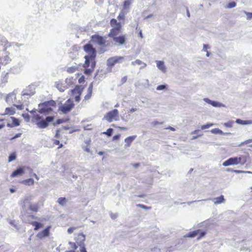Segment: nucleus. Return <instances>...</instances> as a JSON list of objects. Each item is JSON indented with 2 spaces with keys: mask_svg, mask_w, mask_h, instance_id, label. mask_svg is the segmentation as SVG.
Returning <instances> with one entry per match:
<instances>
[{
  "mask_svg": "<svg viewBox=\"0 0 252 252\" xmlns=\"http://www.w3.org/2000/svg\"><path fill=\"white\" fill-rule=\"evenodd\" d=\"M84 50L87 55H85V62L84 64V67H88L90 66V63H91L92 68L94 67L95 63L94 59L96 56L95 50L93 48L91 44H86L84 46Z\"/></svg>",
  "mask_w": 252,
  "mask_h": 252,
  "instance_id": "obj_1",
  "label": "nucleus"
},
{
  "mask_svg": "<svg viewBox=\"0 0 252 252\" xmlns=\"http://www.w3.org/2000/svg\"><path fill=\"white\" fill-rule=\"evenodd\" d=\"M56 107V102L52 100L40 103L38 105V111L40 113L48 115L51 114Z\"/></svg>",
  "mask_w": 252,
  "mask_h": 252,
  "instance_id": "obj_2",
  "label": "nucleus"
},
{
  "mask_svg": "<svg viewBox=\"0 0 252 252\" xmlns=\"http://www.w3.org/2000/svg\"><path fill=\"white\" fill-rule=\"evenodd\" d=\"M133 0H123L122 4L120 6V12L118 16L119 20H124L125 16L130 10V7Z\"/></svg>",
  "mask_w": 252,
  "mask_h": 252,
  "instance_id": "obj_3",
  "label": "nucleus"
},
{
  "mask_svg": "<svg viewBox=\"0 0 252 252\" xmlns=\"http://www.w3.org/2000/svg\"><path fill=\"white\" fill-rule=\"evenodd\" d=\"M3 43L5 47V49L1 58H0V61L2 63L6 64L11 61V57L9 56V53L6 51V49L13 46L14 45L13 43H10L7 40H4Z\"/></svg>",
  "mask_w": 252,
  "mask_h": 252,
  "instance_id": "obj_4",
  "label": "nucleus"
},
{
  "mask_svg": "<svg viewBox=\"0 0 252 252\" xmlns=\"http://www.w3.org/2000/svg\"><path fill=\"white\" fill-rule=\"evenodd\" d=\"M246 162V159H243L242 157H233L229 158L228 159L224 161L222 165L224 166H228L230 165H234L241 164L244 165Z\"/></svg>",
  "mask_w": 252,
  "mask_h": 252,
  "instance_id": "obj_5",
  "label": "nucleus"
},
{
  "mask_svg": "<svg viewBox=\"0 0 252 252\" xmlns=\"http://www.w3.org/2000/svg\"><path fill=\"white\" fill-rule=\"evenodd\" d=\"M104 119L108 122L117 121L119 120V111L117 109H114L107 113L104 116Z\"/></svg>",
  "mask_w": 252,
  "mask_h": 252,
  "instance_id": "obj_6",
  "label": "nucleus"
},
{
  "mask_svg": "<svg viewBox=\"0 0 252 252\" xmlns=\"http://www.w3.org/2000/svg\"><path fill=\"white\" fill-rule=\"evenodd\" d=\"M110 25L113 28L111 30L108 35H114L115 33H119L122 28L121 23L118 22L115 19H112L110 21Z\"/></svg>",
  "mask_w": 252,
  "mask_h": 252,
  "instance_id": "obj_7",
  "label": "nucleus"
},
{
  "mask_svg": "<svg viewBox=\"0 0 252 252\" xmlns=\"http://www.w3.org/2000/svg\"><path fill=\"white\" fill-rule=\"evenodd\" d=\"M125 57L114 56L109 58L107 61V65L108 67H112L116 63H122Z\"/></svg>",
  "mask_w": 252,
  "mask_h": 252,
  "instance_id": "obj_8",
  "label": "nucleus"
},
{
  "mask_svg": "<svg viewBox=\"0 0 252 252\" xmlns=\"http://www.w3.org/2000/svg\"><path fill=\"white\" fill-rule=\"evenodd\" d=\"M119 33H115L114 35H108L112 37L115 44L121 46L126 44V35H121L118 36Z\"/></svg>",
  "mask_w": 252,
  "mask_h": 252,
  "instance_id": "obj_9",
  "label": "nucleus"
},
{
  "mask_svg": "<svg viewBox=\"0 0 252 252\" xmlns=\"http://www.w3.org/2000/svg\"><path fill=\"white\" fill-rule=\"evenodd\" d=\"M74 106L73 101L68 99L63 104L60 106L59 109L63 113H66L72 109Z\"/></svg>",
  "mask_w": 252,
  "mask_h": 252,
  "instance_id": "obj_10",
  "label": "nucleus"
},
{
  "mask_svg": "<svg viewBox=\"0 0 252 252\" xmlns=\"http://www.w3.org/2000/svg\"><path fill=\"white\" fill-rule=\"evenodd\" d=\"M54 119L53 116L47 117L45 120H41L40 121L37 122L36 125L39 128H45L48 126V123L52 122Z\"/></svg>",
  "mask_w": 252,
  "mask_h": 252,
  "instance_id": "obj_11",
  "label": "nucleus"
},
{
  "mask_svg": "<svg viewBox=\"0 0 252 252\" xmlns=\"http://www.w3.org/2000/svg\"><path fill=\"white\" fill-rule=\"evenodd\" d=\"M212 200L215 205L220 204L224 203L225 202V199L224 198V196L223 195H220V196H219L218 197H216V198H212V199H206L196 200V201L189 202H188V204L189 205H190L191 204H192V203H194V202H200L202 201H207V200Z\"/></svg>",
  "mask_w": 252,
  "mask_h": 252,
  "instance_id": "obj_12",
  "label": "nucleus"
},
{
  "mask_svg": "<svg viewBox=\"0 0 252 252\" xmlns=\"http://www.w3.org/2000/svg\"><path fill=\"white\" fill-rule=\"evenodd\" d=\"M92 41L99 45H102L105 44V39L102 36L98 35H94L92 37Z\"/></svg>",
  "mask_w": 252,
  "mask_h": 252,
  "instance_id": "obj_13",
  "label": "nucleus"
},
{
  "mask_svg": "<svg viewBox=\"0 0 252 252\" xmlns=\"http://www.w3.org/2000/svg\"><path fill=\"white\" fill-rule=\"evenodd\" d=\"M26 170H31V168L29 167L24 166L23 167H20L17 169V170H15L14 172H13V173L11 175V177H15L18 176H21L24 173V171Z\"/></svg>",
  "mask_w": 252,
  "mask_h": 252,
  "instance_id": "obj_14",
  "label": "nucleus"
},
{
  "mask_svg": "<svg viewBox=\"0 0 252 252\" xmlns=\"http://www.w3.org/2000/svg\"><path fill=\"white\" fill-rule=\"evenodd\" d=\"M199 233H200V236H199V237L198 238V239H200L202 237L204 236L205 232L201 231L200 230H197L189 233L188 234L186 235L185 237L189 238H194Z\"/></svg>",
  "mask_w": 252,
  "mask_h": 252,
  "instance_id": "obj_15",
  "label": "nucleus"
},
{
  "mask_svg": "<svg viewBox=\"0 0 252 252\" xmlns=\"http://www.w3.org/2000/svg\"><path fill=\"white\" fill-rule=\"evenodd\" d=\"M155 63L158 68L162 73H165L167 71V68L165 65L164 62L162 61L157 60Z\"/></svg>",
  "mask_w": 252,
  "mask_h": 252,
  "instance_id": "obj_16",
  "label": "nucleus"
},
{
  "mask_svg": "<svg viewBox=\"0 0 252 252\" xmlns=\"http://www.w3.org/2000/svg\"><path fill=\"white\" fill-rule=\"evenodd\" d=\"M76 242L81 247L84 246V242L86 238L85 235L83 233H79L75 238Z\"/></svg>",
  "mask_w": 252,
  "mask_h": 252,
  "instance_id": "obj_17",
  "label": "nucleus"
},
{
  "mask_svg": "<svg viewBox=\"0 0 252 252\" xmlns=\"http://www.w3.org/2000/svg\"><path fill=\"white\" fill-rule=\"evenodd\" d=\"M50 228V226H48L42 231L39 232L36 235V237L39 239H42L44 237H47L49 234V231Z\"/></svg>",
  "mask_w": 252,
  "mask_h": 252,
  "instance_id": "obj_18",
  "label": "nucleus"
},
{
  "mask_svg": "<svg viewBox=\"0 0 252 252\" xmlns=\"http://www.w3.org/2000/svg\"><path fill=\"white\" fill-rule=\"evenodd\" d=\"M16 95L14 93L8 94L5 98V101L9 104L14 103L16 102L15 101Z\"/></svg>",
  "mask_w": 252,
  "mask_h": 252,
  "instance_id": "obj_19",
  "label": "nucleus"
},
{
  "mask_svg": "<svg viewBox=\"0 0 252 252\" xmlns=\"http://www.w3.org/2000/svg\"><path fill=\"white\" fill-rule=\"evenodd\" d=\"M32 197L30 196H25L22 200H21L20 204L23 208H25L27 205L29 204Z\"/></svg>",
  "mask_w": 252,
  "mask_h": 252,
  "instance_id": "obj_20",
  "label": "nucleus"
},
{
  "mask_svg": "<svg viewBox=\"0 0 252 252\" xmlns=\"http://www.w3.org/2000/svg\"><path fill=\"white\" fill-rule=\"evenodd\" d=\"M55 87L58 89L59 91L61 92H63L64 91L68 88L67 86H65L64 83H62V82L58 81L55 83Z\"/></svg>",
  "mask_w": 252,
  "mask_h": 252,
  "instance_id": "obj_21",
  "label": "nucleus"
},
{
  "mask_svg": "<svg viewBox=\"0 0 252 252\" xmlns=\"http://www.w3.org/2000/svg\"><path fill=\"white\" fill-rule=\"evenodd\" d=\"M136 135H133V136H131L126 137L125 139V148L129 147L130 145H131V143L136 138Z\"/></svg>",
  "mask_w": 252,
  "mask_h": 252,
  "instance_id": "obj_22",
  "label": "nucleus"
},
{
  "mask_svg": "<svg viewBox=\"0 0 252 252\" xmlns=\"http://www.w3.org/2000/svg\"><path fill=\"white\" fill-rule=\"evenodd\" d=\"M131 64L132 65H135L136 64L141 65L140 69H143L147 66V64L146 63L143 62L142 61L139 59H137L135 61L132 62Z\"/></svg>",
  "mask_w": 252,
  "mask_h": 252,
  "instance_id": "obj_23",
  "label": "nucleus"
},
{
  "mask_svg": "<svg viewBox=\"0 0 252 252\" xmlns=\"http://www.w3.org/2000/svg\"><path fill=\"white\" fill-rule=\"evenodd\" d=\"M9 78L8 73L6 72H3L2 73L0 82L2 84H5L8 82V80Z\"/></svg>",
  "mask_w": 252,
  "mask_h": 252,
  "instance_id": "obj_24",
  "label": "nucleus"
},
{
  "mask_svg": "<svg viewBox=\"0 0 252 252\" xmlns=\"http://www.w3.org/2000/svg\"><path fill=\"white\" fill-rule=\"evenodd\" d=\"M83 91V88L81 86H76L73 90L72 93L73 95H80Z\"/></svg>",
  "mask_w": 252,
  "mask_h": 252,
  "instance_id": "obj_25",
  "label": "nucleus"
},
{
  "mask_svg": "<svg viewBox=\"0 0 252 252\" xmlns=\"http://www.w3.org/2000/svg\"><path fill=\"white\" fill-rule=\"evenodd\" d=\"M236 123L238 124L242 125H252V120H242L241 119H237Z\"/></svg>",
  "mask_w": 252,
  "mask_h": 252,
  "instance_id": "obj_26",
  "label": "nucleus"
},
{
  "mask_svg": "<svg viewBox=\"0 0 252 252\" xmlns=\"http://www.w3.org/2000/svg\"><path fill=\"white\" fill-rule=\"evenodd\" d=\"M31 87H29L28 88H27L26 89L24 90L22 92V95L23 96H25L26 95L27 96H32V95L34 92L33 91H30V89H31Z\"/></svg>",
  "mask_w": 252,
  "mask_h": 252,
  "instance_id": "obj_27",
  "label": "nucleus"
},
{
  "mask_svg": "<svg viewBox=\"0 0 252 252\" xmlns=\"http://www.w3.org/2000/svg\"><path fill=\"white\" fill-rule=\"evenodd\" d=\"M133 119V116L131 113L128 111L127 114L126 116H121V119L126 122H128L130 120H132Z\"/></svg>",
  "mask_w": 252,
  "mask_h": 252,
  "instance_id": "obj_28",
  "label": "nucleus"
},
{
  "mask_svg": "<svg viewBox=\"0 0 252 252\" xmlns=\"http://www.w3.org/2000/svg\"><path fill=\"white\" fill-rule=\"evenodd\" d=\"M213 224L212 221L210 220H207L199 224V227H207Z\"/></svg>",
  "mask_w": 252,
  "mask_h": 252,
  "instance_id": "obj_29",
  "label": "nucleus"
},
{
  "mask_svg": "<svg viewBox=\"0 0 252 252\" xmlns=\"http://www.w3.org/2000/svg\"><path fill=\"white\" fill-rule=\"evenodd\" d=\"M93 91V84H90L89 87L88 89V94L85 96V99L88 100L89 99L92 95Z\"/></svg>",
  "mask_w": 252,
  "mask_h": 252,
  "instance_id": "obj_30",
  "label": "nucleus"
},
{
  "mask_svg": "<svg viewBox=\"0 0 252 252\" xmlns=\"http://www.w3.org/2000/svg\"><path fill=\"white\" fill-rule=\"evenodd\" d=\"M15 112V109L13 107H8L5 109L4 115H12Z\"/></svg>",
  "mask_w": 252,
  "mask_h": 252,
  "instance_id": "obj_31",
  "label": "nucleus"
},
{
  "mask_svg": "<svg viewBox=\"0 0 252 252\" xmlns=\"http://www.w3.org/2000/svg\"><path fill=\"white\" fill-rule=\"evenodd\" d=\"M67 200L65 197H60L58 199L57 202L61 206H64L66 204Z\"/></svg>",
  "mask_w": 252,
  "mask_h": 252,
  "instance_id": "obj_32",
  "label": "nucleus"
},
{
  "mask_svg": "<svg viewBox=\"0 0 252 252\" xmlns=\"http://www.w3.org/2000/svg\"><path fill=\"white\" fill-rule=\"evenodd\" d=\"M211 105L216 107H225L223 104L216 101H213Z\"/></svg>",
  "mask_w": 252,
  "mask_h": 252,
  "instance_id": "obj_33",
  "label": "nucleus"
},
{
  "mask_svg": "<svg viewBox=\"0 0 252 252\" xmlns=\"http://www.w3.org/2000/svg\"><path fill=\"white\" fill-rule=\"evenodd\" d=\"M90 141H86L85 143H86L87 145L83 146L82 148L87 153H91V150L90 149Z\"/></svg>",
  "mask_w": 252,
  "mask_h": 252,
  "instance_id": "obj_34",
  "label": "nucleus"
},
{
  "mask_svg": "<svg viewBox=\"0 0 252 252\" xmlns=\"http://www.w3.org/2000/svg\"><path fill=\"white\" fill-rule=\"evenodd\" d=\"M78 69V67L76 66H73L68 67L67 68V72L69 73H72L75 72Z\"/></svg>",
  "mask_w": 252,
  "mask_h": 252,
  "instance_id": "obj_35",
  "label": "nucleus"
},
{
  "mask_svg": "<svg viewBox=\"0 0 252 252\" xmlns=\"http://www.w3.org/2000/svg\"><path fill=\"white\" fill-rule=\"evenodd\" d=\"M78 229V227L77 226H72L68 228L67 232L68 234H71L73 233L74 232H75L76 230H77Z\"/></svg>",
  "mask_w": 252,
  "mask_h": 252,
  "instance_id": "obj_36",
  "label": "nucleus"
},
{
  "mask_svg": "<svg viewBox=\"0 0 252 252\" xmlns=\"http://www.w3.org/2000/svg\"><path fill=\"white\" fill-rule=\"evenodd\" d=\"M23 183L26 185H32L34 184V180L32 178H30L23 181Z\"/></svg>",
  "mask_w": 252,
  "mask_h": 252,
  "instance_id": "obj_37",
  "label": "nucleus"
},
{
  "mask_svg": "<svg viewBox=\"0 0 252 252\" xmlns=\"http://www.w3.org/2000/svg\"><path fill=\"white\" fill-rule=\"evenodd\" d=\"M213 134H223V132L222 130L219 128H214L211 130L210 131Z\"/></svg>",
  "mask_w": 252,
  "mask_h": 252,
  "instance_id": "obj_38",
  "label": "nucleus"
},
{
  "mask_svg": "<svg viewBox=\"0 0 252 252\" xmlns=\"http://www.w3.org/2000/svg\"><path fill=\"white\" fill-rule=\"evenodd\" d=\"M10 119L12 120L13 122L12 125L14 126H16L20 125V123L18 119L13 117H11Z\"/></svg>",
  "mask_w": 252,
  "mask_h": 252,
  "instance_id": "obj_39",
  "label": "nucleus"
},
{
  "mask_svg": "<svg viewBox=\"0 0 252 252\" xmlns=\"http://www.w3.org/2000/svg\"><path fill=\"white\" fill-rule=\"evenodd\" d=\"M32 224L35 226L34 230H38L39 228L42 227L43 226L41 223L36 221L33 222Z\"/></svg>",
  "mask_w": 252,
  "mask_h": 252,
  "instance_id": "obj_40",
  "label": "nucleus"
},
{
  "mask_svg": "<svg viewBox=\"0 0 252 252\" xmlns=\"http://www.w3.org/2000/svg\"><path fill=\"white\" fill-rule=\"evenodd\" d=\"M29 208L31 210L34 212L37 211L38 209V206L37 204H31L30 205Z\"/></svg>",
  "mask_w": 252,
  "mask_h": 252,
  "instance_id": "obj_41",
  "label": "nucleus"
},
{
  "mask_svg": "<svg viewBox=\"0 0 252 252\" xmlns=\"http://www.w3.org/2000/svg\"><path fill=\"white\" fill-rule=\"evenodd\" d=\"M72 78H69L65 79L64 84H65V86H67L68 87L72 84Z\"/></svg>",
  "mask_w": 252,
  "mask_h": 252,
  "instance_id": "obj_42",
  "label": "nucleus"
},
{
  "mask_svg": "<svg viewBox=\"0 0 252 252\" xmlns=\"http://www.w3.org/2000/svg\"><path fill=\"white\" fill-rule=\"evenodd\" d=\"M252 142V139L246 140L239 144V146L241 147L244 145H247Z\"/></svg>",
  "mask_w": 252,
  "mask_h": 252,
  "instance_id": "obj_43",
  "label": "nucleus"
},
{
  "mask_svg": "<svg viewBox=\"0 0 252 252\" xmlns=\"http://www.w3.org/2000/svg\"><path fill=\"white\" fill-rule=\"evenodd\" d=\"M8 221L11 225L13 226L16 229H18L17 223L16 220H8Z\"/></svg>",
  "mask_w": 252,
  "mask_h": 252,
  "instance_id": "obj_44",
  "label": "nucleus"
},
{
  "mask_svg": "<svg viewBox=\"0 0 252 252\" xmlns=\"http://www.w3.org/2000/svg\"><path fill=\"white\" fill-rule=\"evenodd\" d=\"M16 158V155L14 153L11 154L9 156L8 161H9V162L15 160Z\"/></svg>",
  "mask_w": 252,
  "mask_h": 252,
  "instance_id": "obj_45",
  "label": "nucleus"
},
{
  "mask_svg": "<svg viewBox=\"0 0 252 252\" xmlns=\"http://www.w3.org/2000/svg\"><path fill=\"white\" fill-rule=\"evenodd\" d=\"M214 124L213 123H209L205 125H203L201 126V129H205L209 128L210 127L214 126Z\"/></svg>",
  "mask_w": 252,
  "mask_h": 252,
  "instance_id": "obj_46",
  "label": "nucleus"
},
{
  "mask_svg": "<svg viewBox=\"0 0 252 252\" xmlns=\"http://www.w3.org/2000/svg\"><path fill=\"white\" fill-rule=\"evenodd\" d=\"M112 128H108L106 132H103L104 134L107 135L108 136H110L112 135V133L113 132Z\"/></svg>",
  "mask_w": 252,
  "mask_h": 252,
  "instance_id": "obj_47",
  "label": "nucleus"
},
{
  "mask_svg": "<svg viewBox=\"0 0 252 252\" xmlns=\"http://www.w3.org/2000/svg\"><path fill=\"white\" fill-rule=\"evenodd\" d=\"M90 64H91L90 66H91V63H90ZM94 68V67L92 68V66H91L90 68L86 69L85 70V73L88 75L90 74L93 71Z\"/></svg>",
  "mask_w": 252,
  "mask_h": 252,
  "instance_id": "obj_48",
  "label": "nucleus"
},
{
  "mask_svg": "<svg viewBox=\"0 0 252 252\" xmlns=\"http://www.w3.org/2000/svg\"><path fill=\"white\" fill-rule=\"evenodd\" d=\"M236 5V3L234 1L231 2L228 4V5L226 6L227 8H231L235 7Z\"/></svg>",
  "mask_w": 252,
  "mask_h": 252,
  "instance_id": "obj_49",
  "label": "nucleus"
},
{
  "mask_svg": "<svg viewBox=\"0 0 252 252\" xmlns=\"http://www.w3.org/2000/svg\"><path fill=\"white\" fill-rule=\"evenodd\" d=\"M166 85H158L157 86L156 89L158 91H162L166 89Z\"/></svg>",
  "mask_w": 252,
  "mask_h": 252,
  "instance_id": "obj_50",
  "label": "nucleus"
},
{
  "mask_svg": "<svg viewBox=\"0 0 252 252\" xmlns=\"http://www.w3.org/2000/svg\"><path fill=\"white\" fill-rule=\"evenodd\" d=\"M244 13L246 14L247 16V20H251L252 19V12H248L247 11H244Z\"/></svg>",
  "mask_w": 252,
  "mask_h": 252,
  "instance_id": "obj_51",
  "label": "nucleus"
},
{
  "mask_svg": "<svg viewBox=\"0 0 252 252\" xmlns=\"http://www.w3.org/2000/svg\"><path fill=\"white\" fill-rule=\"evenodd\" d=\"M33 118L35 119V120L36 121V122H38V121H40L42 120L41 117L37 114L34 115Z\"/></svg>",
  "mask_w": 252,
  "mask_h": 252,
  "instance_id": "obj_52",
  "label": "nucleus"
},
{
  "mask_svg": "<svg viewBox=\"0 0 252 252\" xmlns=\"http://www.w3.org/2000/svg\"><path fill=\"white\" fill-rule=\"evenodd\" d=\"M14 106L16 107V108L19 110H22L24 109V106L23 104L16 105L14 104Z\"/></svg>",
  "mask_w": 252,
  "mask_h": 252,
  "instance_id": "obj_53",
  "label": "nucleus"
},
{
  "mask_svg": "<svg viewBox=\"0 0 252 252\" xmlns=\"http://www.w3.org/2000/svg\"><path fill=\"white\" fill-rule=\"evenodd\" d=\"M69 245H70L71 248H73L74 250L77 248V246L76 245L75 243L69 242Z\"/></svg>",
  "mask_w": 252,
  "mask_h": 252,
  "instance_id": "obj_54",
  "label": "nucleus"
},
{
  "mask_svg": "<svg viewBox=\"0 0 252 252\" xmlns=\"http://www.w3.org/2000/svg\"><path fill=\"white\" fill-rule=\"evenodd\" d=\"M233 122H228L224 124V125L228 127H231L232 126Z\"/></svg>",
  "mask_w": 252,
  "mask_h": 252,
  "instance_id": "obj_55",
  "label": "nucleus"
},
{
  "mask_svg": "<svg viewBox=\"0 0 252 252\" xmlns=\"http://www.w3.org/2000/svg\"><path fill=\"white\" fill-rule=\"evenodd\" d=\"M203 100L204 101H205L206 103H207L208 104H210L211 105L212 104V101H213V100H211L209 99L208 98H204L203 99Z\"/></svg>",
  "mask_w": 252,
  "mask_h": 252,
  "instance_id": "obj_56",
  "label": "nucleus"
},
{
  "mask_svg": "<svg viewBox=\"0 0 252 252\" xmlns=\"http://www.w3.org/2000/svg\"><path fill=\"white\" fill-rule=\"evenodd\" d=\"M209 48L208 45L206 44H204L203 46V49L202 51L204 52H206L207 51L208 48Z\"/></svg>",
  "mask_w": 252,
  "mask_h": 252,
  "instance_id": "obj_57",
  "label": "nucleus"
},
{
  "mask_svg": "<svg viewBox=\"0 0 252 252\" xmlns=\"http://www.w3.org/2000/svg\"><path fill=\"white\" fill-rule=\"evenodd\" d=\"M80 252H87L84 246H82L80 247Z\"/></svg>",
  "mask_w": 252,
  "mask_h": 252,
  "instance_id": "obj_58",
  "label": "nucleus"
},
{
  "mask_svg": "<svg viewBox=\"0 0 252 252\" xmlns=\"http://www.w3.org/2000/svg\"><path fill=\"white\" fill-rule=\"evenodd\" d=\"M80 95H75V101H77V102H79L80 100Z\"/></svg>",
  "mask_w": 252,
  "mask_h": 252,
  "instance_id": "obj_59",
  "label": "nucleus"
},
{
  "mask_svg": "<svg viewBox=\"0 0 252 252\" xmlns=\"http://www.w3.org/2000/svg\"><path fill=\"white\" fill-rule=\"evenodd\" d=\"M136 111H137V108H132L131 109H129L128 111H129V113H132Z\"/></svg>",
  "mask_w": 252,
  "mask_h": 252,
  "instance_id": "obj_60",
  "label": "nucleus"
},
{
  "mask_svg": "<svg viewBox=\"0 0 252 252\" xmlns=\"http://www.w3.org/2000/svg\"><path fill=\"white\" fill-rule=\"evenodd\" d=\"M120 135H115V136H114L113 137V140H118V139L120 138Z\"/></svg>",
  "mask_w": 252,
  "mask_h": 252,
  "instance_id": "obj_61",
  "label": "nucleus"
},
{
  "mask_svg": "<svg viewBox=\"0 0 252 252\" xmlns=\"http://www.w3.org/2000/svg\"><path fill=\"white\" fill-rule=\"evenodd\" d=\"M84 129L85 130H91L92 129V127H91V126H87L84 127Z\"/></svg>",
  "mask_w": 252,
  "mask_h": 252,
  "instance_id": "obj_62",
  "label": "nucleus"
},
{
  "mask_svg": "<svg viewBox=\"0 0 252 252\" xmlns=\"http://www.w3.org/2000/svg\"><path fill=\"white\" fill-rule=\"evenodd\" d=\"M152 124H153V125L154 126H156V125H158V124H162V123L158 122V121H154V122H153V123H152Z\"/></svg>",
  "mask_w": 252,
  "mask_h": 252,
  "instance_id": "obj_63",
  "label": "nucleus"
},
{
  "mask_svg": "<svg viewBox=\"0 0 252 252\" xmlns=\"http://www.w3.org/2000/svg\"><path fill=\"white\" fill-rule=\"evenodd\" d=\"M22 116L25 119H29V116L28 114H23Z\"/></svg>",
  "mask_w": 252,
  "mask_h": 252,
  "instance_id": "obj_64",
  "label": "nucleus"
}]
</instances>
